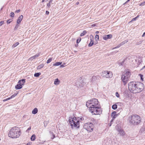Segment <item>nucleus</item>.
<instances>
[{
	"mask_svg": "<svg viewBox=\"0 0 145 145\" xmlns=\"http://www.w3.org/2000/svg\"><path fill=\"white\" fill-rule=\"evenodd\" d=\"M143 84L141 82H132L128 84V89L131 92L137 93L141 92L144 89Z\"/></svg>",
	"mask_w": 145,
	"mask_h": 145,
	"instance_id": "obj_1",
	"label": "nucleus"
},
{
	"mask_svg": "<svg viewBox=\"0 0 145 145\" xmlns=\"http://www.w3.org/2000/svg\"><path fill=\"white\" fill-rule=\"evenodd\" d=\"M21 134L20 129L17 127H13L10 130L8 134L9 137L12 138H18Z\"/></svg>",
	"mask_w": 145,
	"mask_h": 145,
	"instance_id": "obj_2",
	"label": "nucleus"
},
{
	"mask_svg": "<svg viewBox=\"0 0 145 145\" xmlns=\"http://www.w3.org/2000/svg\"><path fill=\"white\" fill-rule=\"evenodd\" d=\"M69 124L71 128L72 129L79 128L80 126V120L75 117L73 118H69Z\"/></svg>",
	"mask_w": 145,
	"mask_h": 145,
	"instance_id": "obj_3",
	"label": "nucleus"
},
{
	"mask_svg": "<svg viewBox=\"0 0 145 145\" xmlns=\"http://www.w3.org/2000/svg\"><path fill=\"white\" fill-rule=\"evenodd\" d=\"M131 75L130 71L127 69H125L122 73L121 79L124 85H126L128 82Z\"/></svg>",
	"mask_w": 145,
	"mask_h": 145,
	"instance_id": "obj_4",
	"label": "nucleus"
},
{
	"mask_svg": "<svg viewBox=\"0 0 145 145\" xmlns=\"http://www.w3.org/2000/svg\"><path fill=\"white\" fill-rule=\"evenodd\" d=\"M140 117L137 114H133L130 116L129 118V123L133 125H137L141 122Z\"/></svg>",
	"mask_w": 145,
	"mask_h": 145,
	"instance_id": "obj_5",
	"label": "nucleus"
},
{
	"mask_svg": "<svg viewBox=\"0 0 145 145\" xmlns=\"http://www.w3.org/2000/svg\"><path fill=\"white\" fill-rule=\"evenodd\" d=\"M98 100L95 98H93L91 100L88 101L86 103V106L89 108L91 107H97L99 106Z\"/></svg>",
	"mask_w": 145,
	"mask_h": 145,
	"instance_id": "obj_6",
	"label": "nucleus"
},
{
	"mask_svg": "<svg viewBox=\"0 0 145 145\" xmlns=\"http://www.w3.org/2000/svg\"><path fill=\"white\" fill-rule=\"evenodd\" d=\"M89 110L93 115L100 114L102 113V109L99 107V106L97 107H91Z\"/></svg>",
	"mask_w": 145,
	"mask_h": 145,
	"instance_id": "obj_7",
	"label": "nucleus"
},
{
	"mask_svg": "<svg viewBox=\"0 0 145 145\" xmlns=\"http://www.w3.org/2000/svg\"><path fill=\"white\" fill-rule=\"evenodd\" d=\"M83 127L87 131L90 132L93 130V125L92 123L90 122L86 123L84 125Z\"/></svg>",
	"mask_w": 145,
	"mask_h": 145,
	"instance_id": "obj_8",
	"label": "nucleus"
},
{
	"mask_svg": "<svg viewBox=\"0 0 145 145\" xmlns=\"http://www.w3.org/2000/svg\"><path fill=\"white\" fill-rule=\"evenodd\" d=\"M85 84V83L83 82L81 78L78 79L75 83V85L78 88L83 87Z\"/></svg>",
	"mask_w": 145,
	"mask_h": 145,
	"instance_id": "obj_9",
	"label": "nucleus"
},
{
	"mask_svg": "<svg viewBox=\"0 0 145 145\" xmlns=\"http://www.w3.org/2000/svg\"><path fill=\"white\" fill-rule=\"evenodd\" d=\"M112 73L111 71H104L103 72V76L106 78H110L112 76Z\"/></svg>",
	"mask_w": 145,
	"mask_h": 145,
	"instance_id": "obj_10",
	"label": "nucleus"
},
{
	"mask_svg": "<svg viewBox=\"0 0 145 145\" xmlns=\"http://www.w3.org/2000/svg\"><path fill=\"white\" fill-rule=\"evenodd\" d=\"M99 76L98 75L96 76H93L92 78V81L93 82H96L99 79Z\"/></svg>",
	"mask_w": 145,
	"mask_h": 145,
	"instance_id": "obj_11",
	"label": "nucleus"
},
{
	"mask_svg": "<svg viewBox=\"0 0 145 145\" xmlns=\"http://www.w3.org/2000/svg\"><path fill=\"white\" fill-rule=\"evenodd\" d=\"M112 37V35L111 34L106 35H105L103 37V39L107 40L108 39H110Z\"/></svg>",
	"mask_w": 145,
	"mask_h": 145,
	"instance_id": "obj_12",
	"label": "nucleus"
},
{
	"mask_svg": "<svg viewBox=\"0 0 145 145\" xmlns=\"http://www.w3.org/2000/svg\"><path fill=\"white\" fill-rule=\"evenodd\" d=\"M116 113V112L115 111L112 112V113L111 116L112 117V118L111 120V121H113L117 116V115Z\"/></svg>",
	"mask_w": 145,
	"mask_h": 145,
	"instance_id": "obj_13",
	"label": "nucleus"
},
{
	"mask_svg": "<svg viewBox=\"0 0 145 145\" xmlns=\"http://www.w3.org/2000/svg\"><path fill=\"white\" fill-rule=\"evenodd\" d=\"M25 79L21 80L19 81L18 83L20 84V85H21L22 86V85H24V84L25 83Z\"/></svg>",
	"mask_w": 145,
	"mask_h": 145,
	"instance_id": "obj_14",
	"label": "nucleus"
},
{
	"mask_svg": "<svg viewBox=\"0 0 145 145\" xmlns=\"http://www.w3.org/2000/svg\"><path fill=\"white\" fill-rule=\"evenodd\" d=\"M23 16L22 15H21L19 17L17 21V23L18 24H19L21 22V21L23 19Z\"/></svg>",
	"mask_w": 145,
	"mask_h": 145,
	"instance_id": "obj_15",
	"label": "nucleus"
},
{
	"mask_svg": "<svg viewBox=\"0 0 145 145\" xmlns=\"http://www.w3.org/2000/svg\"><path fill=\"white\" fill-rule=\"evenodd\" d=\"M22 86L21 85H20L19 84H18L17 85H16L15 87V88L16 89H20L22 88Z\"/></svg>",
	"mask_w": 145,
	"mask_h": 145,
	"instance_id": "obj_16",
	"label": "nucleus"
},
{
	"mask_svg": "<svg viewBox=\"0 0 145 145\" xmlns=\"http://www.w3.org/2000/svg\"><path fill=\"white\" fill-rule=\"evenodd\" d=\"M118 132H119V133L120 134V135L121 136H123L125 134V133L124 131L122 129L119 130V131Z\"/></svg>",
	"mask_w": 145,
	"mask_h": 145,
	"instance_id": "obj_17",
	"label": "nucleus"
},
{
	"mask_svg": "<svg viewBox=\"0 0 145 145\" xmlns=\"http://www.w3.org/2000/svg\"><path fill=\"white\" fill-rule=\"evenodd\" d=\"M125 62V60H123L122 61H120L119 63V65L120 66H125V63H124Z\"/></svg>",
	"mask_w": 145,
	"mask_h": 145,
	"instance_id": "obj_18",
	"label": "nucleus"
},
{
	"mask_svg": "<svg viewBox=\"0 0 145 145\" xmlns=\"http://www.w3.org/2000/svg\"><path fill=\"white\" fill-rule=\"evenodd\" d=\"M38 112V109L37 108H35L32 111V113L34 114H36Z\"/></svg>",
	"mask_w": 145,
	"mask_h": 145,
	"instance_id": "obj_19",
	"label": "nucleus"
},
{
	"mask_svg": "<svg viewBox=\"0 0 145 145\" xmlns=\"http://www.w3.org/2000/svg\"><path fill=\"white\" fill-rule=\"evenodd\" d=\"M59 80L58 78H57L55 79L54 82V84L55 85H58L59 84Z\"/></svg>",
	"mask_w": 145,
	"mask_h": 145,
	"instance_id": "obj_20",
	"label": "nucleus"
},
{
	"mask_svg": "<svg viewBox=\"0 0 145 145\" xmlns=\"http://www.w3.org/2000/svg\"><path fill=\"white\" fill-rule=\"evenodd\" d=\"M90 42L88 45L89 47L91 46L94 44L93 40H92L91 39H90Z\"/></svg>",
	"mask_w": 145,
	"mask_h": 145,
	"instance_id": "obj_21",
	"label": "nucleus"
},
{
	"mask_svg": "<svg viewBox=\"0 0 145 145\" xmlns=\"http://www.w3.org/2000/svg\"><path fill=\"white\" fill-rule=\"evenodd\" d=\"M116 129L118 131H119V130L121 129V127L119 125H116Z\"/></svg>",
	"mask_w": 145,
	"mask_h": 145,
	"instance_id": "obj_22",
	"label": "nucleus"
},
{
	"mask_svg": "<svg viewBox=\"0 0 145 145\" xmlns=\"http://www.w3.org/2000/svg\"><path fill=\"white\" fill-rule=\"evenodd\" d=\"M35 135L34 134L31 137V141H34L35 139Z\"/></svg>",
	"mask_w": 145,
	"mask_h": 145,
	"instance_id": "obj_23",
	"label": "nucleus"
},
{
	"mask_svg": "<svg viewBox=\"0 0 145 145\" xmlns=\"http://www.w3.org/2000/svg\"><path fill=\"white\" fill-rule=\"evenodd\" d=\"M44 66V64H42L39 65L37 67V69H39L42 68Z\"/></svg>",
	"mask_w": 145,
	"mask_h": 145,
	"instance_id": "obj_24",
	"label": "nucleus"
},
{
	"mask_svg": "<svg viewBox=\"0 0 145 145\" xmlns=\"http://www.w3.org/2000/svg\"><path fill=\"white\" fill-rule=\"evenodd\" d=\"M128 42V40H125L121 42L120 44L121 46H122L123 44H125V43L127 42Z\"/></svg>",
	"mask_w": 145,
	"mask_h": 145,
	"instance_id": "obj_25",
	"label": "nucleus"
},
{
	"mask_svg": "<svg viewBox=\"0 0 145 145\" xmlns=\"http://www.w3.org/2000/svg\"><path fill=\"white\" fill-rule=\"evenodd\" d=\"M41 74V73L40 72H37L34 74V76L36 77H39Z\"/></svg>",
	"mask_w": 145,
	"mask_h": 145,
	"instance_id": "obj_26",
	"label": "nucleus"
},
{
	"mask_svg": "<svg viewBox=\"0 0 145 145\" xmlns=\"http://www.w3.org/2000/svg\"><path fill=\"white\" fill-rule=\"evenodd\" d=\"M62 63V62H56V63L53 64V66H59L61 65Z\"/></svg>",
	"mask_w": 145,
	"mask_h": 145,
	"instance_id": "obj_27",
	"label": "nucleus"
},
{
	"mask_svg": "<svg viewBox=\"0 0 145 145\" xmlns=\"http://www.w3.org/2000/svg\"><path fill=\"white\" fill-rule=\"evenodd\" d=\"M19 44L18 42H17L15 43L12 46V47L13 48H14L15 47H16L17 45H18Z\"/></svg>",
	"mask_w": 145,
	"mask_h": 145,
	"instance_id": "obj_28",
	"label": "nucleus"
},
{
	"mask_svg": "<svg viewBox=\"0 0 145 145\" xmlns=\"http://www.w3.org/2000/svg\"><path fill=\"white\" fill-rule=\"evenodd\" d=\"M117 108V105L116 104H114L112 106V108L114 110H116Z\"/></svg>",
	"mask_w": 145,
	"mask_h": 145,
	"instance_id": "obj_29",
	"label": "nucleus"
},
{
	"mask_svg": "<svg viewBox=\"0 0 145 145\" xmlns=\"http://www.w3.org/2000/svg\"><path fill=\"white\" fill-rule=\"evenodd\" d=\"M110 138L109 139V142L107 141L105 143L106 145H111V143L112 142V141L110 140Z\"/></svg>",
	"mask_w": 145,
	"mask_h": 145,
	"instance_id": "obj_30",
	"label": "nucleus"
},
{
	"mask_svg": "<svg viewBox=\"0 0 145 145\" xmlns=\"http://www.w3.org/2000/svg\"><path fill=\"white\" fill-rule=\"evenodd\" d=\"M87 32L86 31H84L82 33L80 34V36L81 37L84 36L86 33Z\"/></svg>",
	"mask_w": 145,
	"mask_h": 145,
	"instance_id": "obj_31",
	"label": "nucleus"
},
{
	"mask_svg": "<svg viewBox=\"0 0 145 145\" xmlns=\"http://www.w3.org/2000/svg\"><path fill=\"white\" fill-rule=\"evenodd\" d=\"M50 133L51 134H52V137H51V138L52 139L56 137L55 135L52 132L50 131Z\"/></svg>",
	"mask_w": 145,
	"mask_h": 145,
	"instance_id": "obj_32",
	"label": "nucleus"
},
{
	"mask_svg": "<svg viewBox=\"0 0 145 145\" xmlns=\"http://www.w3.org/2000/svg\"><path fill=\"white\" fill-rule=\"evenodd\" d=\"M99 36L98 35H96L95 36V39L96 41L99 40Z\"/></svg>",
	"mask_w": 145,
	"mask_h": 145,
	"instance_id": "obj_33",
	"label": "nucleus"
},
{
	"mask_svg": "<svg viewBox=\"0 0 145 145\" xmlns=\"http://www.w3.org/2000/svg\"><path fill=\"white\" fill-rule=\"evenodd\" d=\"M52 60V58H49L47 61V62H46L47 63H49Z\"/></svg>",
	"mask_w": 145,
	"mask_h": 145,
	"instance_id": "obj_34",
	"label": "nucleus"
},
{
	"mask_svg": "<svg viewBox=\"0 0 145 145\" xmlns=\"http://www.w3.org/2000/svg\"><path fill=\"white\" fill-rule=\"evenodd\" d=\"M81 40V38L79 37V38H78L76 40V43H78L79 42H80Z\"/></svg>",
	"mask_w": 145,
	"mask_h": 145,
	"instance_id": "obj_35",
	"label": "nucleus"
},
{
	"mask_svg": "<svg viewBox=\"0 0 145 145\" xmlns=\"http://www.w3.org/2000/svg\"><path fill=\"white\" fill-rule=\"evenodd\" d=\"M121 46L120 45V44H119L118 45L116 46V47H115L113 48H112V49L113 50V49H116V48H119Z\"/></svg>",
	"mask_w": 145,
	"mask_h": 145,
	"instance_id": "obj_36",
	"label": "nucleus"
},
{
	"mask_svg": "<svg viewBox=\"0 0 145 145\" xmlns=\"http://www.w3.org/2000/svg\"><path fill=\"white\" fill-rule=\"evenodd\" d=\"M12 20L11 19H9V20H8L7 21V24H9L11 22H12Z\"/></svg>",
	"mask_w": 145,
	"mask_h": 145,
	"instance_id": "obj_37",
	"label": "nucleus"
},
{
	"mask_svg": "<svg viewBox=\"0 0 145 145\" xmlns=\"http://www.w3.org/2000/svg\"><path fill=\"white\" fill-rule=\"evenodd\" d=\"M116 96L117 97H120V95L118 92H116Z\"/></svg>",
	"mask_w": 145,
	"mask_h": 145,
	"instance_id": "obj_38",
	"label": "nucleus"
},
{
	"mask_svg": "<svg viewBox=\"0 0 145 145\" xmlns=\"http://www.w3.org/2000/svg\"><path fill=\"white\" fill-rule=\"evenodd\" d=\"M14 16V12H12L10 13V16L11 17H13Z\"/></svg>",
	"mask_w": 145,
	"mask_h": 145,
	"instance_id": "obj_39",
	"label": "nucleus"
},
{
	"mask_svg": "<svg viewBox=\"0 0 145 145\" xmlns=\"http://www.w3.org/2000/svg\"><path fill=\"white\" fill-rule=\"evenodd\" d=\"M17 94H14L10 97V98H11V99H12Z\"/></svg>",
	"mask_w": 145,
	"mask_h": 145,
	"instance_id": "obj_40",
	"label": "nucleus"
},
{
	"mask_svg": "<svg viewBox=\"0 0 145 145\" xmlns=\"http://www.w3.org/2000/svg\"><path fill=\"white\" fill-rule=\"evenodd\" d=\"M145 4V1L144 2H143L141 3V4H140V6H144Z\"/></svg>",
	"mask_w": 145,
	"mask_h": 145,
	"instance_id": "obj_41",
	"label": "nucleus"
},
{
	"mask_svg": "<svg viewBox=\"0 0 145 145\" xmlns=\"http://www.w3.org/2000/svg\"><path fill=\"white\" fill-rule=\"evenodd\" d=\"M65 65V63H64L63 64L61 65L60 67H65L64 65Z\"/></svg>",
	"mask_w": 145,
	"mask_h": 145,
	"instance_id": "obj_42",
	"label": "nucleus"
},
{
	"mask_svg": "<svg viewBox=\"0 0 145 145\" xmlns=\"http://www.w3.org/2000/svg\"><path fill=\"white\" fill-rule=\"evenodd\" d=\"M39 56V54H37L34 56V57H35V58L37 57H38Z\"/></svg>",
	"mask_w": 145,
	"mask_h": 145,
	"instance_id": "obj_43",
	"label": "nucleus"
},
{
	"mask_svg": "<svg viewBox=\"0 0 145 145\" xmlns=\"http://www.w3.org/2000/svg\"><path fill=\"white\" fill-rule=\"evenodd\" d=\"M140 76L141 79L142 80V81H143V75H142L141 74H140Z\"/></svg>",
	"mask_w": 145,
	"mask_h": 145,
	"instance_id": "obj_44",
	"label": "nucleus"
},
{
	"mask_svg": "<svg viewBox=\"0 0 145 145\" xmlns=\"http://www.w3.org/2000/svg\"><path fill=\"white\" fill-rule=\"evenodd\" d=\"M35 58V57H34V56H32V57H31L30 58H29V59L30 60H33V59H34Z\"/></svg>",
	"mask_w": 145,
	"mask_h": 145,
	"instance_id": "obj_45",
	"label": "nucleus"
},
{
	"mask_svg": "<svg viewBox=\"0 0 145 145\" xmlns=\"http://www.w3.org/2000/svg\"><path fill=\"white\" fill-rule=\"evenodd\" d=\"M4 21H2L0 22V26H1L4 24Z\"/></svg>",
	"mask_w": 145,
	"mask_h": 145,
	"instance_id": "obj_46",
	"label": "nucleus"
},
{
	"mask_svg": "<svg viewBox=\"0 0 145 145\" xmlns=\"http://www.w3.org/2000/svg\"><path fill=\"white\" fill-rule=\"evenodd\" d=\"M31 129V127H30L29 128H28L27 129L26 131V132H29V131Z\"/></svg>",
	"mask_w": 145,
	"mask_h": 145,
	"instance_id": "obj_47",
	"label": "nucleus"
},
{
	"mask_svg": "<svg viewBox=\"0 0 145 145\" xmlns=\"http://www.w3.org/2000/svg\"><path fill=\"white\" fill-rule=\"evenodd\" d=\"M137 18H133V19H132V20H131L130 22H131L133 21H135L137 19Z\"/></svg>",
	"mask_w": 145,
	"mask_h": 145,
	"instance_id": "obj_48",
	"label": "nucleus"
},
{
	"mask_svg": "<svg viewBox=\"0 0 145 145\" xmlns=\"http://www.w3.org/2000/svg\"><path fill=\"white\" fill-rule=\"evenodd\" d=\"M18 25H16V26L14 28V30H16L17 29V28H18Z\"/></svg>",
	"mask_w": 145,
	"mask_h": 145,
	"instance_id": "obj_49",
	"label": "nucleus"
},
{
	"mask_svg": "<svg viewBox=\"0 0 145 145\" xmlns=\"http://www.w3.org/2000/svg\"><path fill=\"white\" fill-rule=\"evenodd\" d=\"M131 0H127V1H126L125 3L123 5H125V4H127L128 2L129 1Z\"/></svg>",
	"mask_w": 145,
	"mask_h": 145,
	"instance_id": "obj_50",
	"label": "nucleus"
},
{
	"mask_svg": "<svg viewBox=\"0 0 145 145\" xmlns=\"http://www.w3.org/2000/svg\"><path fill=\"white\" fill-rule=\"evenodd\" d=\"M112 121H110V123H109L108 124V125L109 126H110L112 124Z\"/></svg>",
	"mask_w": 145,
	"mask_h": 145,
	"instance_id": "obj_51",
	"label": "nucleus"
},
{
	"mask_svg": "<svg viewBox=\"0 0 145 145\" xmlns=\"http://www.w3.org/2000/svg\"><path fill=\"white\" fill-rule=\"evenodd\" d=\"M50 5H51L50 3H48L47 4V6L49 7H50Z\"/></svg>",
	"mask_w": 145,
	"mask_h": 145,
	"instance_id": "obj_52",
	"label": "nucleus"
},
{
	"mask_svg": "<svg viewBox=\"0 0 145 145\" xmlns=\"http://www.w3.org/2000/svg\"><path fill=\"white\" fill-rule=\"evenodd\" d=\"M49 13V11H46V14L47 15H48Z\"/></svg>",
	"mask_w": 145,
	"mask_h": 145,
	"instance_id": "obj_53",
	"label": "nucleus"
},
{
	"mask_svg": "<svg viewBox=\"0 0 145 145\" xmlns=\"http://www.w3.org/2000/svg\"><path fill=\"white\" fill-rule=\"evenodd\" d=\"M141 43V41H139V42H138L136 44L137 45H139Z\"/></svg>",
	"mask_w": 145,
	"mask_h": 145,
	"instance_id": "obj_54",
	"label": "nucleus"
},
{
	"mask_svg": "<svg viewBox=\"0 0 145 145\" xmlns=\"http://www.w3.org/2000/svg\"><path fill=\"white\" fill-rule=\"evenodd\" d=\"M20 10H18L16 11L15 12L16 13H18L20 11Z\"/></svg>",
	"mask_w": 145,
	"mask_h": 145,
	"instance_id": "obj_55",
	"label": "nucleus"
},
{
	"mask_svg": "<svg viewBox=\"0 0 145 145\" xmlns=\"http://www.w3.org/2000/svg\"><path fill=\"white\" fill-rule=\"evenodd\" d=\"M145 36V32L143 33V34L142 35V37H144Z\"/></svg>",
	"mask_w": 145,
	"mask_h": 145,
	"instance_id": "obj_56",
	"label": "nucleus"
},
{
	"mask_svg": "<svg viewBox=\"0 0 145 145\" xmlns=\"http://www.w3.org/2000/svg\"><path fill=\"white\" fill-rule=\"evenodd\" d=\"M11 99V98H10V97H8V98H7V100H10V99Z\"/></svg>",
	"mask_w": 145,
	"mask_h": 145,
	"instance_id": "obj_57",
	"label": "nucleus"
},
{
	"mask_svg": "<svg viewBox=\"0 0 145 145\" xmlns=\"http://www.w3.org/2000/svg\"><path fill=\"white\" fill-rule=\"evenodd\" d=\"M145 68V66H144L141 69V70H142Z\"/></svg>",
	"mask_w": 145,
	"mask_h": 145,
	"instance_id": "obj_58",
	"label": "nucleus"
},
{
	"mask_svg": "<svg viewBox=\"0 0 145 145\" xmlns=\"http://www.w3.org/2000/svg\"><path fill=\"white\" fill-rule=\"evenodd\" d=\"M53 1V0H50L49 1V3H52Z\"/></svg>",
	"mask_w": 145,
	"mask_h": 145,
	"instance_id": "obj_59",
	"label": "nucleus"
},
{
	"mask_svg": "<svg viewBox=\"0 0 145 145\" xmlns=\"http://www.w3.org/2000/svg\"><path fill=\"white\" fill-rule=\"evenodd\" d=\"M99 33V31H97L95 32V33L97 34Z\"/></svg>",
	"mask_w": 145,
	"mask_h": 145,
	"instance_id": "obj_60",
	"label": "nucleus"
},
{
	"mask_svg": "<svg viewBox=\"0 0 145 145\" xmlns=\"http://www.w3.org/2000/svg\"><path fill=\"white\" fill-rule=\"evenodd\" d=\"M7 101V99H4V100H3V101Z\"/></svg>",
	"mask_w": 145,
	"mask_h": 145,
	"instance_id": "obj_61",
	"label": "nucleus"
},
{
	"mask_svg": "<svg viewBox=\"0 0 145 145\" xmlns=\"http://www.w3.org/2000/svg\"><path fill=\"white\" fill-rule=\"evenodd\" d=\"M79 2H77V3H76V5H78L79 4Z\"/></svg>",
	"mask_w": 145,
	"mask_h": 145,
	"instance_id": "obj_62",
	"label": "nucleus"
},
{
	"mask_svg": "<svg viewBox=\"0 0 145 145\" xmlns=\"http://www.w3.org/2000/svg\"><path fill=\"white\" fill-rule=\"evenodd\" d=\"M118 51H114V53H117L118 52Z\"/></svg>",
	"mask_w": 145,
	"mask_h": 145,
	"instance_id": "obj_63",
	"label": "nucleus"
},
{
	"mask_svg": "<svg viewBox=\"0 0 145 145\" xmlns=\"http://www.w3.org/2000/svg\"><path fill=\"white\" fill-rule=\"evenodd\" d=\"M139 17V15H137L136 17H135L136 18H138V17Z\"/></svg>",
	"mask_w": 145,
	"mask_h": 145,
	"instance_id": "obj_64",
	"label": "nucleus"
}]
</instances>
